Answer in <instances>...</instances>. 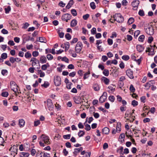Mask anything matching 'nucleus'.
I'll return each instance as SVG.
<instances>
[{
  "label": "nucleus",
  "mask_w": 157,
  "mask_h": 157,
  "mask_svg": "<svg viewBox=\"0 0 157 157\" xmlns=\"http://www.w3.org/2000/svg\"><path fill=\"white\" fill-rule=\"evenodd\" d=\"M38 139L40 140L39 144L41 147H44L50 144L49 137L45 135H42Z\"/></svg>",
  "instance_id": "1"
},
{
  "label": "nucleus",
  "mask_w": 157,
  "mask_h": 157,
  "mask_svg": "<svg viewBox=\"0 0 157 157\" xmlns=\"http://www.w3.org/2000/svg\"><path fill=\"white\" fill-rule=\"evenodd\" d=\"M135 110L133 109H128L126 111L125 113L124 117L126 118L129 117H130V119H129L130 122H132L134 120L135 118V117L134 116V112Z\"/></svg>",
  "instance_id": "2"
},
{
  "label": "nucleus",
  "mask_w": 157,
  "mask_h": 157,
  "mask_svg": "<svg viewBox=\"0 0 157 157\" xmlns=\"http://www.w3.org/2000/svg\"><path fill=\"white\" fill-rule=\"evenodd\" d=\"M146 25L147 27V28H145L146 33L150 35H152L154 33V30L152 26L148 24H146Z\"/></svg>",
  "instance_id": "3"
},
{
  "label": "nucleus",
  "mask_w": 157,
  "mask_h": 157,
  "mask_svg": "<svg viewBox=\"0 0 157 157\" xmlns=\"http://www.w3.org/2000/svg\"><path fill=\"white\" fill-rule=\"evenodd\" d=\"M113 18L114 19V21H116L119 23H122L124 21V19L122 15L119 13H116L113 15Z\"/></svg>",
  "instance_id": "4"
},
{
  "label": "nucleus",
  "mask_w": 157,
  "mask_h": 157,
  "mask_svg": "<svg viewBox=\"0 0 157 157\" xmlns=\"http://www.w3.org/2000/svg\"><path fill=\"white\" fill-rule=\"evenodd\" d=\"M10 86L11 90L15 92L16 95H17L16 93L18 91V87L16 84L15 82L13 81H11L10 82Z\"/></svg>",
  "instance_id": "5"
},
{
  "label": "nucleus",
  "mask_w": 157,
  "mask_h": 157,
  "mask_svg": "<svg viewBox=\"0 0 157 157\" xmlns=\"http://www.w3.org/2000/svg\"><path fill=\"white\" fill-rule=\"evenodd\" d=\"M54 82L56 86H59L61 84V79L58 76H55L54 77Z\"/></svg>",
  "instance_id": "6"
},
{
  "label": "nucleus",
  "mask_w": 157,
  "mask_h": 157,
  "mask_svg": "<svg viewBox=\"0 0 157 157\" xmlns=\"http://www.w3.org/2000/svg\"><path fill=\"white\" fill-rule=\"evenodd\" d=\"M82 47L83 45L82 42L79 41L77 42L75 47V51L77 53L80 52L81 51Z\"/></svg>",
  "instance_id": "7"
},
{
  "label": "nucleus",
  "mask_w": 157,
  "mask_h": 157,
  "mask_svg": "<svg viewBox=\"0 0 157 157\" xmlns=\"http://www.w3.org/2000/svg\"><path fill=\"white\" fill-rule=\"evenodd\" d=\"M71 17L72 16L70 14L65 13L62 15L61 19L63 21L67 22L68 20H70L71 19Z\"/></svg>",
  "instance_id": "8"
},
{
  "label": "nucleus",
  "mask_w": 157,
  "mask_h": 157,
  "mask_svg": "<svg viewBox=\"0 0 157 157\" xmlns=\"http://www.w3.org/2000/svg\"><path fill=\"white\" fill-rule=\"evenodd\" d=\"M47 106L49 110L51 111L53 110L54 105L52 100L49 99H47Z\"/></svg>",
  "instance_id": "9"
},
{
  "label": "nucleus",
  "mask_w": 157,
  "mask_h": 157,
  "mask_svg": "<svg viewBox=\"0 0 157 157\" xmlns=\"http://www.w3.org/2000/svg\"><path fill=\"white\" fill-rule=\"evenodd\" d=\"M139 4V1L138 0L133 1L132 3V5L133 7L132 9L134 10H136L138 8V6Z\"/></svg>",
  "instance_id": "10"
},
{
  "label": "nucleus",
  "mask_w": 157,
  "mask_h": 157,
  "mask_svg": "<svg viewBox=\"0 0 157 157\" xmlns=\"http://www.w3.org/2000/svg\"><path fill=\"white\" fill-rule=\"evenodd\" d=\"M107 93L106 92H104L102 96L99 99V102L101 103H102L105 102L107 99Z\"/></svg>",
  "instance_id": "11"
},
{
  "label": "nucleus",
  "mask_w": 157,
  "mask_h": 157,
  "mask_svg": "<svg viewBox=\"0 0 157 157\" xmlns=\"http://www.w3.org/2000/svg\"><path fill=\"white\" fill-rule=\"evenodd\" d=\"M155 49L153 48V46H150V47L147 48L146 52H149L150 55H153L155 54Z\"/></svg>",
  "instance_id": "12"
},
{
  "label": "nucleus",
  "mask_w": 157,
  "mask_h": 157,
  "mask_svg": "<svg viewBox=\"0 0 157 157\" xmlns=\"http://www.w3.org/2000/svg\"><path fill=\"white\" fill-rule=\"evenodd\" d=\"M126 74L131 79L134 78L133 71L130 69H128L126 71Z\"/></svg>",
  "instance_id": "13"
},
{
  "label": "nucleus",
  "mask_w": 157,
  "mask_h": 157,
  "mask_svg": "<svg viewBox=\"0 0 157 157\" xmlns=\"http://www.w3.org/2000/svg\"><path fill=\"white\" fill-rule=\"evenodd\" d=\"M30 62H32V65L33 67L35 66L36 64L39 63L38 60L34 57L32 58Z\"/></svg>",
  "instance_id": "14"
},
{
  "label": "nucleus",
  "mask_w": 157,
  "mask_h": 157,
  "mask_svg": "<svg viewBox=\"0 0 157 157\" xmlns=\"http://www.w3.org/2000/svg\"><path fill=\"white\" fill-rule=\"evenodd\" d=\"M18 124L19 127L21 128L23 127L25 124V120L23 119H19Z\"/></svg>",
  "instance_id": "15"
},
{
  "label": "nucleus",
  "mask_w": 157,
  "mask_h": 157,
  "mask_svg": "<svg viewBox=\"0 0 157 157\" xmlns=\"http://www.w3.org/2000/svg\"><path fill=\"white\" fill-rule=\"evenodd\" d=\"M125 137V134L124 133L121 134L119 137L118 140L121 143H123L124 141V138Z\"/></svg>",
  "instance_id": "16"
},
{
  "label": "nucleus",
  "mask_w": 157,
  "mask_h": 157,
  "mask_svg": "<svg viewBox=\"0 0 157 157\" xmlns=\"http://www.w3.org/2000/svg\"><path fill=\"white\" fill-rule=\"evenodd\" d=\"M92 88L95 91H98L100 90V87L98 84L97 83H94L92 86Z\"/></svg>",
  "instance_id": "17"
},
{
  "label": "nucleus",
  "mask_w": 157,
  "mask_h": 157,
  "mask_svg": "<svg viewBox=\"0 0 157 157\" xmlns=\"http://www.w3.org/2000/svg\"><path fill=\"white\" fill-rule=\"evenodd\" d=\"M40 61L41 63H46L47 60L46 57L44 56H42L40 57Z\"/></svg>",
  "instance_id": "18"
},
{
  "label": "nucleus",
  "mask_w": 157,
  "mask_h": 157,
  "mask_svg": "<svg viewBox=\"0 0 157 157\" xmlns=\"http://www.w3.org/2000/svg\"><path fill=\"white\" fill-rule=\"evenodd\" d=\"M83 150V148L82 147H80L78 148H75L74 149V152H73V153L74 155H77V154L79 153L80 151H82Z\"/></svg>",
  "instance_id": "19"
},
{
  "label": "nucleus",
  "mask_w": 157,
  "mask_h": 157,
  "mask_svg": "<svg viewBox=\"0 0 157 157\" xmlns=\"http://www.w3.org/2000/svg\"><path fill=\"white\" fill-rule=\"evenodd\" d=\"M114 86L113 85L109 86L107 89H109L108 91L110 93L113 92L115 91V88L114 87Z\"/></svg>",
  "instance_id": "20"
},
{
  "label": "nucleus",
  "mask_w": 157,
  "mask_h": 157,
  "mask_svg": "<svg viewBox=\"0 0 157 157\" xmlns=\"http://www.w3.org/2000/svg\"><path fill=\"white\" fill-rule=\"evenodd\" d=\"M77 24V21L75 19H73L71 21L70 25L72 27H73L75 26Z\"/></svg>",
  "instance_id": "21"
},
{
  "label": "nucleus",
  "mask_w": 157,
  "mask_h": 157,
  "mask_svg": "<svg viewBox=\"0 0 157 157\" xmlns=\"http://www.w3.org/2000/svg\"><path fill=\"white\" fill-rule=\"evenodd\" d=\"M102 132L103 134L107 135L109 132V129L107 127L104 128L102 130Z\"/></svg>",
  "instance_id": "22"
},
{
  "label": "nucleus",
  "mask_w": 157,
  "mask_h": 157,
  "mask_svg": "<svg viewBox=\"0 0 157 157\" xmlns=\"http://www.w3.org/2000/svg\"><path fill=\"white\" fill-rule=\"evenodd\" d=\"M29 154L28 152H22L20 153L19 156L20 157H28Z\"/></svg>",
  "instance_id": "23"
},
{
  "label": "nucleus",
  "mask_w": 157,
  "mask_h": 157,
  "mask_svg": "<svg viewBox=\"0 0 157 157\" xmlns=\"http://www.w3.org/2000/svg\"><path fill=\"white\" fill-rule=\"evenodd\" d=\"M136 49L137 51L139 52H143L144 49V47L140 45H138L136 46Z\"/></svg>",
  "instance_id": "24"
},
{
  "label": "nucleus",
  "mask_w": 157,
  "mask_h": 157,
  "mask_svg": "<svg viewBox=\"0 0 157 157\" xmlns=\"http://www.w3.org/2000/svg\"><path fill=\"white\" fill-rule=\"evenodd\" d=\"M9 151L13 152H17V147L16 146H12L10 149Z\"/></svg>",
  "instance_id": "25"
},
{
  "label": "nucleus",
  "mask_w": 157,
  "mask_h": 157,
  "mask_svg": "<svg viewBox=\"0 0 157 157\" xmlns=\"http://www.w3.org/2000/svg\"><path fill=\"white\" fill-rule=\"evenodd\" d=\"M48 50L46 49L45 50L46 53L47 54L48 53H51L53 54H55L56 53L55 51V49L54 48H53L52 49H49V52H47Z\"/></svg>",
  "instance_id": "26"
},
{
  "label": "nucleus",
  "mask_w": 157,
  "mask_h": 157,
  "mask_svg": "<svg viewBox=\"0 0 157 157\" xmlns=\"http://www.w3.org/2000/svg\"><path fill=\"white\" fill-rule=\"evenodd\" d=\"M121 123L118 122L117 123L116 129L117 130V132H119L121 131Z\"/></svg>",
  "instance_id": "27"
},
{
  "label": "nucleus",
  "mask_w": 157,
  "mask_h": 157,
  "mask_svg": "<svg viewBox=\"0 0 157 157\" xmlns=\"http://www.w3.org/2000/svg\"><path fill=\"white\" fill-rule=\"evenodd\" d=\"M49 67V65L48 63H47L45 64H44L43 65H42L41 67V69L44 71L46 70L48 67Z\"/></svg>",
  "instance_id": "28"
},
{
  "label": "nucleus",
  "mask_w": 157,
  "mask_h": 157,
  "mask_svg": "<svg viewBox=\"0 0 157 157\" xmlns=\"http://www.w3.org/2000/svg\"><path fill=\"white\" fill-rule=\"evenodd\" d=\"M90 74V72L89 71H88L84 74L83 76V79H86L87 78L89 77V75Z\"/></svg>",
  "instance_id": "29"
},
{
  "label": "nucleus",
  "mask_w": 157,
  "mask_h": 157,
  "mask_svg": "<svg viewBox=\"0 0 157 157\" xmlns=\"http://www.w3.org/2000/svg\"><path fill=\"white\" fill-rule=\"evenodd\" d=\"M102 80L105 83L106 85H108L109 83V79L106 77H104L102 79Z\"/></svg>",
  "instance_id": "30"
},
{
  "label": "nucleus",
  "mask_w": 157,
  "mask_h": 157,
  "mask_svg": "<svg viewBox=\"0 0 157 157\" xmlns=\"http://www.w3.org/2000/svg\"><path fill=\"white\" fill-rule=\"evenodd\" d=\"M134 19L133 17H130V18L128 20V24L130 25L132 24L134 22Z\"/></svg>",
  "instance_id": "31"
},
{
  "label": "nucleus",
  "mask_w": 157,
  "mask_h": 157,
  "mask_svg": "<svg viewBox=\"0 0 157 157\" xmlns=\"http://www.w3.org/2000/svg\"><path fill=\"white\" fill-rule=\"evenodd\" d=\"M74 2L73 0H71L68 3V5L66 6V7L67 9H69L73 4Z\"/></svg>",
  "instance_id": "32"
},
{
  "label": "nucleus",
  "mask_w": 157,
  "mask_h": 157,
  "mask_svg": "<svg viewBox=\"0 0 157 157\" xmlns=\"http://www.w3.org/2000/svg\"><path fill=\"white\" fill-rule=\"evenodd\" d=\"M39 39V41L41 42L46 43L47 41L45 38L43 37H40Z\"/></svg>",
  "instance_id": "33"
},
{
  "label": "nucleus",
  "mask_w": 157,
  "mask_h": 157,
  "mask_svg": "<svg viewBox=\"0 0 157 157\" xmlns=\"http://www.w3.org/2000/svg\"><path fill=\"white\" fill-rule=\"evenodd\" d=\"M25 56L26 58H30L32 56V55L31 53H29V52L25 53Z\"/></svg>",
  "instance_id": "34"
},
{
  "label": "nucleus",
  "mask_w": 157,
  "mask_h": 157,
  "mask_svg": "<svg viewBox=\"0 0 157 157\" xmlns=\"http://www.w3.org/2000/svg\"><path fill=\"white\" fill-rule=\"evenodd\" d=\"M43 153L41 151H38L36 155V157H43L42 154Z\"/></svg>",
  "instance_id": "35"
},
{
  "label": "nucleus",
  "mask_w": 157,
  "mask_h": 157,
  "mask_svg": "<svg viewBox=\"0 0 157 157\" xmlns=\"http://www.w3.org/2000/svg\"><path fill=\"white\" fill-rule=\"evenodd\" d=\"M129 90L131 92L134 93L135 91V89L132 84H131L129 87Z\"/></svg>",
  "instance_id": "36"
},
{
  "label": "nucleus",
  "mask_w": 157,
  "mask_h": 157,
  "mask_svg": "<svg viewBox=\"0 0 157 157\" xmlns=\"http://www.w3.org/2000/svg\"><path fill=\"white\" fill-rule=\"evenodd\" d=\"M151 86V84L150 82H147L144 85V86L147 89H148Z\"/></svg>",
  "instance_id": "37"
},
{
  "label": "nucleus",
  "mask_w": 157,
  "mask_h": 157,
  "mask_svg": "<svg viewBox=\"0 0 157 157\" xmlns=\"http://www.w3.org/2000/svg\"><path fill=\"white\" fill-rule=\"evenodd\" d=\"M7 55L6 53H3L1 55V57L3 59H6L7 58Z\"/></svg>",
  "instance_id": "38"
},
{
  "label": "nucleus",
  "mask_w": 157,
  "mask_h": 157,
  "mask_svg": "<svg viewBox=\"0 0 157 157\" xmlns=\"http://www.w3.org/2000/svg\"><path fill=\"white\" fill-rule=\"evenodd\" d=\"M71 12L74 16H75L77 15V11L75 9H72L71 10Z\"/></svg>",
  "instance_id": "39"
},
{
  "label": "nucleus",
  "mask_w": 157,
  "mask_h": 157,
  "mask_svg": "<svg viewBox=\"0 0 157 157\" xmlns=\"http://www.w3.org/2000/svg\"><path fill=\"white\" fill-rule=\"evenodd\" d=\"M122 59L124 60H128L129 59V57L128 55H124L122 57Z\"/></svg>",
  "instance_id": "40"
},
{
  "label": "nucleus",
  "mask_w": 157,
  "mask_h": 157,
  "mask_svg": "<svg viewBox=\"0 0 157 157\" xmlns=\"http://www.w3.org/2000/svg\"><path fill=\"white\" fill-rule=\"evenodd\" d=\"M64 47L65 48V51H67L69 48L70 45L69 43H67L66 44H64Z\"/></svg>",
  "instance_id": "41"
},
{
  "label": "nucleus",
  "mask_w": 157,
  "mask_h": 157,
  "mask_svg": "<svg viewBox=\"0 0 157 157\" xmlns=\"http://www.w3.org/2000/svg\"><path fill=\"white\" fill-rule=\"evenodd\" d=\"M103 74L106 76H108L109 75V71L108 70L104 69L103 72Z\"/></svg>",
  "instance_id": "42"
},
{
  "label": "nucleus",
  "mask_w": 157,
  "mask_h": 157,
  "mask_svg": "<svg viewBox=\"0 0 157 157\" xmlns=\"http://www.w3.org/2000/svg\"><path fill=\"white\" fill-rule=\"evenodd\" d=\"M90 6L91 8L93 10L95 9L96 7L95 3L94 2H91L90 4Z\"/></svg>",
  "instance_id": "43"
},
{
  "label": "nucleus",
  "mask_w": 157,
  "mask_h": 157,
  "mask_svg": "<svg viewBox=\"0 0 157 157\" xmlns=\"http://www.w3.org/2000/svg\"><path fill=\"white\" fill-rule=\"evenodd\" d=\"M39 55V53L38 51H33L32 52V55L33 57H37Z\"/></svg>",
  "instance_id": "44"
},
{
  "label": "nucleus",
  "mask_w": 157,
  "mask_h": 157,
  "mask_svg": "<svg viewBox=\"0 0 157 157\" xmlns=\"http://www.w3.org/2000/svg\"><path fill=\"white\" fill-rule=\"evenodd\" d=\"M144 36L143 35H142L140 36L139 37V40L140 41L143 42L144 41Z\"/></svg>",
  "instance_id": "45"
},
{
  "label": "nucleus",
  "mask_w": 157,
  "mask_h": 157,
  "mask_svg": "<svg viewBox=\"0 0 157 157\" xmlns=\"http://www.w3.org/2000/svg\"><path fill=\"white\" fill-rule=\"evenodd\" d=\"M1 95L2 97H6L8 96L9 93L7 92H3L2 93Z\"/></svg>",
  "instance_id": "46"
},
{
  "label": "nucleus",
  "mask_w": 157,
  "mask_h": 157,
  "mask_svg": "<svg viewBox=\"0 0 157 157\" xmlns=\"http://www.w3.org/2000/svg\"><path fill=\"white\" fill-rule=\"evenodd\" d=\"M47 58L48 60H51L53 59V56L50 54H48L47 55Z\"/></svg>",
  "instance_id": "47"
},
{
  "label": "nucleus",
  "mask_w": 157,
  "mask_h": 157,
  "mask_svg": "<svg viewBox=\"0 0 157 157\" xmlns=\"http://www.w3.org/2000/svg\"><path fill=\"white\" fill-rule=\"evenodd\" d=\"M5 12L6 13H8L11 10V8L10 6H8L5 9Z\"/></svg>",
  "instance_id": "48"
},
{
  "label": "nucleus",
  "mask_w": 157,
  "mask_h": 157,
  "mask_svg": "<svg viewBox=\"0 0 157 157\" xmlns=\"http://www.w3.org/2000/svg\"><path fill=\"white\" fill-rule=\"evenodd\" d=\"M128 4V2L126 0H123L121 2V4L124 6H126Z\"/></svg>",
  "instance_id": "49"
},
{
  "label": "nucleus",
  "mask_w": 157,
  "mask_h": 157,
  "mask_svg": "<svg viewBox=\"0 0 157 157\" xmlns=\"http://www.w3.org/2000/svg\"><path fill=\"white\" fill-rule=\"evenodd\" d=\"M85 134V132L83 131L80 130L78 132V136L79 137L83 136Z\"/></svg>",
  "instance_id": "50"
},
{
  "label": "nucleus",
  "mask_w": 157,
  "mask_h": 157,
  "mask_svg": "<svg viewBox=\"0 0 157 157\" xmlns=\"http://www.w3.org/2000/svg\"><path fill=\"white\" fill-rule=\"evenodd\" d=\"M117 34L115 32H113L112 33V35L110 36V38H116L117 36Z\"/></svg>",
  "instance_id": "51"
},
{
  "label": "nucleus",
  "mask_w": 157,
  "mask_h": 157,
  "mask_svg": "<svg viewBox=\"0 0 157 157\" xmlns=\"http://www.w3.org/2000/svg\"><path fill=\"white\" fill-rule=\"evenodd\" d=\"M132 105H133L134 106H137L138 105V102L135 100H133L132 101Z\"/></svg>",
  "instance_id": "52"
},
{
  "label": "nucleus",
  "mask_w": 157,
  "mask_h": 157,
  "mask_svg": "<svg viewBox=\"0 0 157 157\" xmlns=\"http://www.w3.org/2000/svg\"><path fill=\"white\" fill-rule=\"evenodd\" d=\"M1 73L3 75H6L7 74L8 71L6 70L3 69Z\"/></svg>",
  "instance_id": "53"
},
{
  "label": "nucleus",
  "mask_w": 157,
  "mask_h": 157,
  "mask_svg": "<svg viewBox=\"0 0 157 157\" xmlns=\"http://www.w3.org/2000/svg\"><path fill=\"white\" fill-rule=\"evenodd\" d=\"M85 129L87 131H89L91 129V127L90 125L88 124H86L85 125Z\"/></svg>",
  "instance_id": "54"
},
{
  "label": "nucleus",
  "mask_w": 157,
  "mask_h": 157,
  "mask_svg": "<svg viewBox=\"0 0 157 157\" xmlns=\"http://www.w3.org/2000/svg\"><path fill=\"white\" fill-rule=\"evenodd\" d=\"M109 101L112 102H114L115 99L114 97L113 96H109Z\"/></svg>",
  "instance_id": "55"
},
{
  "label": "nucleus",
  "mask_w": 157,
  "mask_h": 157,
  "mask_svg": "<svg viewBox=\"0 0 157 157\" xmlns=\"http://www.w3.org/2000/svg\"><path fill=\"white\" fill-rule=\"evenodd\" d=\"M40 124V121L39 120H37L34 121V126L36 127Z\"/></svg>",
  "instance_id": "56"
},
{
  "label": "nucleus",
  "mask_w": 157,
  "mask_h": 157,
  "mask_svg": "<svg viewBox=\"0 0 157 157\" xmlns=\"http://www.w3.org/2000/svg\"><path fill=\"white\" fill-rule=\"evenodd\" d=\"M90 15L88 14H86L82 16L83 18L85 20H87L89 17Z\"/></svg>",
  "instance_id": "57"
},
{
  "label": "nucleus",
  "mask_w": 157,
  "mask_h": 157,
  "mask_svg": "<svg viewBox=\"0 0 157 157\" xmlns=\"http://www.w3.org/2000/svg\"><path fill=\"white\" fill-rule=\"evenodd\" d=\"M107 42L108 44L109 45H112L113 44V40L111 39L108 38L107 40Z\"/></svg>",
  "instance_id": "58"
},
{
  "label": "nucleus",
  "mask_w": 157,
  "mask_h": 157,
  "mask_svg": "<svg viewBox=\"0 0 157 157\" xmlns=\"http://www.w3.org/2000/svg\"><path fill=\"white\" fill-rule=\"evenodd\" d=\"M153 40V38L152 36H150L148 37L147 40V42L149 43H151Z\"/></svg>",
  "instance_id": "59"
},
{
  "label": "nucleus",
  "mask_w": 157,
  "mask_h": 157,
  "mask_svg": "<svg viewBox=\"0 0 157 157\" xmlns=\"http://www.w3.org/2000/svg\"><path fill=\"white\" fill-rule=\"evenodd\" d=\"M65 38L68 40H70L71 38V35L68 33H67L65 35Z\"/></svg>",
  "instance_id": "60"
},
{
  "label": "nucleus",
  "mask_w": 157,
  "mask_h": 157,
  "mask_svg": "<svg viewBox=\"0 0 157 157\" xmlns=\"http://www.w3.org/2000/svg\"><path fill=\"white\" fill-rule=\"evenodd\" d=\"M138 14L141 16H144V12L142 10H140L138 12Z\"/></svg>",
  "instance_id": "61"
},
{
  "label": "nucleus",
  "mask_w": 157,
  "mask_h": 157,
  "mask_svg": "<svg viewBox=\"0 0 157 157\" xmlns=\"http://www.w3.org/2000/svg\"><path fill=\"white\" fill-rule=\"evenodd\" d=\"M1 47L4 51H5L7 48V46L6 44H2L1 45Z\"/></svg>",
  "instance_id": "62"
},
{
  "label": "nucleus",
  "mask_w": 157,
  "mask_h": 157,
  "mask_svg": "<svg viewBox=\"0 0 157 157\" xmlns=\"http://www.w3.org/2000/svg\"><path fill=\"white\" fill-rule=\"evenodd\" d=\"M150 121V119L148 118H145L143 120V122L144 123L149 122Z\"/></svg>",
  "instance_id": "63"
},
{
  "label": "nucleus",
  "mask_w": 157,
  "mask_h": 157,
  "mask_svg": "<svg viewBox=\"0 0 157 157\" xmlns=\"http://www.w3.org/2000/svg\"><path fill=\"white\" fill-rule=\"evenodd\" d=\"M26 48L28 50L31 49L33 48V46L32 44L27 45L26 46Z\"/></svg>",
  "instance_id": "64"
}]
</instances>
